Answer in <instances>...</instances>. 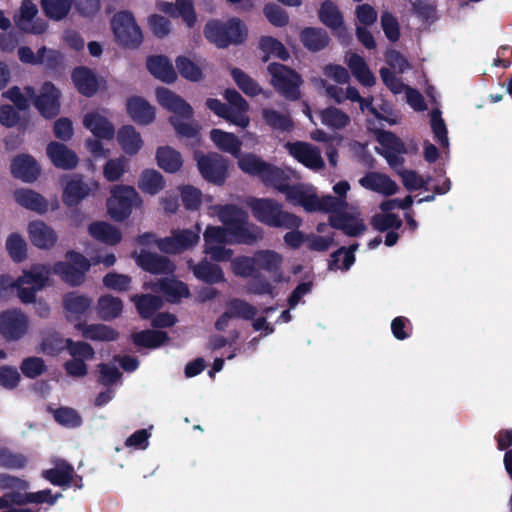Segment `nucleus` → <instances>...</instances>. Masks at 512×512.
<instances>
[{"instance_id":"f257e3e1","label":"nucleus","mask_w":512,"mask_h":512,"mask_svg":"<svg viewBox=\"0 0 512 512\" xmlns=\"http://www.w3.org/2000/svg\"><path fill=\"white\" fill-rule=\"evenodd\" d=\"M155 94L158 103L172 114L169 122L177 135L188 138L195 137L199 132V125L193 120L191 105L164 87L157 88Z\"/></svg>"},{"instance_id":"f03ea898","label":"nucleus","mask_w":512,"mask_h":512,"mask_svg":"<svg viewBox=\"0 0 512 512\" xmlns=\"http://www.w3.org/2000/svg\"><path fill=\"white\" fill-rule=\"evenodd\" d=\"M209 215L217 216L230 234L237 235L242 244L251 245L263 238L262 229L248 223L246 212L234 205H215L209 207Z\"/></svg>"},{"instance_id":"7ed1b4c3","label":"nucleus","mask_w":512,"mask_h":512,"mask_svg":"<svg viewBox=\"0 0 512 512\" xmlns=\"http://www.w3.org/2000/svg\"><path fill=\"white\" fill-rule=\"evenodd\" d=\"M253 216L261 223L271 227L295 229L301 225V219L282 209V205L269 198H253L248 202Z\"/></svg>"},{"instance_id":"20e7f679","label":"nucleus","mask_w":512,"mask_h":512,"mask_svg":"<svg viewBox=\"0 0 512 512\" xmlns=\"http://www.w3.org/2000/svg\"><path fill=\"white\" fill-rule=\"evenodd\" d=\"M224 98L229 105L222 103L218 99L208 98L206 106L217 116L240 127L246 128L250 124L248 111L250 109L248 102L234 89H227L224 92Z\"/></svg>"},{"instance_id":"39448f33","label":"nucleus","mask_w":512,"mask_h":512,"mask_svg":"<svg viewBox=\"0 0 512 512\" xmlns=\"http://www.w3.org/2000/svg\"><path fill=\"white\" fill-rule=\"evenodd\" d=\"M51 275L49 264L37 263L24 269L15 279L16 295L21 303L31 304L36 301V295L48 284Z\"/></svg>"},{"instance_id":"423d86ee","label":"nucleus","mask_w":512,"mask_h":512,"mask_svg":"<svg viewBox=\"0 0 512 512\" xmlns=\"http://www.w3.org/2000/svg\"><path fill=\"white\" fill-rule=\"evenodd\" d=\"M143 200L136 189L128 185H114L107 199V212L116 221L128 218L133 208H139Z\"/></svg>"},{"instance_id":"0eeeda50","label":"nucleus","mask_w":512,"mask_h":512,"mask_svg":"<svg viewBox=\"0 0 512 512\" xmlns=\"http://www.w3.org/2000/svg\"><path fill=\"white\" fill-rule=\"evenodd\" d=\"M201 226L197 224L195 230H174L169 237L156 239L153 234H144L139 238L140 243L155 245L165 253H180L195 246L200 239Z\"/></svg>"},{"instance_id":"6e6552de","label":"nucleus","mask_w":512,"mask_h":512,"mask_svg":"<svg viewBox=\"0 0 512 512\" xmlns=\"http://www.w3.org/2000/svg\"><path fill=\"white\" fill-rule=\"evenodd\" d=\"M90 266V261L82 254L69 251L65 255V261H58L54 264L51 273L58 275L70 286H79L84 282L85 274Z\"/></svg>"},{"instance_id":"1a4fd4ad","label":"nucleus","mask_w":512,"mask_h":512,"mask_svg":"<svg viewBox=\"0 0 512 512\" xmlns=\"http://www.w3.org/2000/svg\"><path fill=\"white\" fill-rule=\"evenodd\" d=\"M268 72L271 75V85L285 98L297 100L300 97L302 80L294 70L279 63H271Z\"/></svg>"},{"instance_id":"9d476101","label":"nucleus","mask_w":512,"mask_h":512,"mask_svg":"<svg viewBox=\"0 0 512 512\" xmlns=\"http://www.w3.org/2000/svg\"><path fill=\"white\" fill-rule=\"evenodd\" d=\"M111 25L117 41L122 46L136 48L142 43V32L130 12L122 11L115 14Z\"/></svg>"},{"instance_id":"9b49d317","label":"nucleus","mask_w":512,"mask_h":512,"mask_svg":"<svg viewBox=\"0 0 512 512\" xmlns=\"http://www.w3.org/2000/svg\"><path fill=\"white\" fill-rule=\"evenodd\" d=\"M26 95L33 98L34 106L45 118H53L60 111V91L51 82H45L36 94L31 86L25 87Z\"/></svg>"},{"instance_id":"f8f14e48","label":"nucleus","mask_w":512,"mask_h":512,"mask_svg":"<svg viewBox=\"0 0 512 512\" xmlns=\"http://www.w3.org/2000/svg\"><path fill=\"white\" fill-rule=\"evenodd\" d=\"M195 159L198 170L205 180L218 185L224 183L228 176V160L225 157L216 152H196Z\"/></svg>"},{"instance_id":"ddd939ff","label":"nucleus","mask_w":512,"mask_h":512,"mask_svg":"<svg viewBox=\"0 0 512 512\" xmlns=\"http://www.w3.org/2000/svg\"><path fill=\"white\" fill-rule=\"evenodd\" d=\"M29 317L20 309H8L0 313V334L7 341L22 339L29 330Z\"/></svg>"},{"instance_id":"4468645a","label":"nucleus","mask_w":512,"mask_h":512,"mask_svg":"<svg viewBox=\"0 0 512 512\" xmlns=\"http://www.w3.org/2000/svg\"><path fill=\"white\" fill-rule=\"evenodd\" d=\"M99 187V182L94 179L86 180L82 175H73L64 187L63 202L69 207L76 206L86 197L94 195Z\"/></svg>"},{"instance_id":"2eb2a0df","label":"nucleus","mask_w":512,"mask_h":512,"mask_svg":"<svg viewBox=\"0 0 512 512\" xmlns=\"http://www.w3.org/2000/svg\"><path fill=\"white\" fill-rule=\"evenodd\" d=\"M283 194L288 202L301 206L307 212H324L322 197L317 195L315 188L311 185H288Z\"/></svg>"},{"instance_id":"dca6fc26","label":"nucleus","mask_w":512,"mask_h":512,"mask_svg":"<svg viewBox=\"0 0 512 512\" xmlns=\"http://www.w3.org/2000/svg\"><path fill=\"white\" fill-rule=\"evenodd\" d=\"M284 147L294 159L310 170L317 172L325 166L321 151L310 143L287 142Z\"/></svg>"},{"instance_id":"f3484780","label":"nucleus","mask_w":512,"mask_h":512,"mask_svg":"<svg viewBox=\"0 0 512 512\" xmlns=\"http://www.w3.org/2000/svg\"><path fill=\"white\" fill-rule=\"evenodd\" d=\"M37 6L31 0H22L19 12L14 16V21L17 27L27 33L41 34L46 28L47 24L44 20L37 17Z\"/></svg>"},{"instance_id":"a211bd4d","label":"nucleus","mask_w":512,"mask_h":512,"mask_svg":"<svg viewBox=\"0 0 512 512\" xmlns=\"http://www.w3.org/2000/svg\"><path fill=\"white\" fill-rule=\"evenodd\" d=\"M27 233L32 245L41 250L55 248L59 240L57 231L42 220L29 222Z\"/></svg>"},{"instance_id":"6ab92c4d","label":"nucleus","mask_w":512,"mask_h":512,"mask_svg":"<svg viewBox=\"0 0 512 512\" xmlns=\"http://www.w3.org/2000/svg\"><path fill=\"white\" fill-rule=\"evenodd\" d=\"M358 183L363 189L386 197L395 195L399 191V186L393 179L378 171L366 172Z\"/></svg>"},{"instance_id":"aec40b11","label":"nucleus","mask_w":512,"mask_h":512,"mask_svg":"<svg viewBox=\"0 0 512 512\" xmlns=\"http://www.w3.org/2000/svg\"><path fill=\"white\" fill-rule=\"evenodd\" d=\"M83 126L94 137L110 140L115 135V128L104 111H90L83 116Z\"/></svg>"},{"instance_id":"412c9836","label":"nucleus","mask_w":512,"mask_h":512,"mask_svg":"<svg viewBox=\"0 0 512 512\" xmlns=\"http://www.w3.org/2000/svg\"><path fill=\"white\" fill-rule=\"evenodd\" d=\"M13 177L25 183L34 182L40 175L41 169L36 160L26 154L13 158L10 166Z\"/></svg>"},{"instance_id":"4be33fe9","label":"nucleus","mask_w":512,"mask_h":512,"mask_svg":"<svg viewBox=\"0 0 512 512\" xmlns=\"http://www.w3.org/2000/svg\"><path fill=\"white\" fill-rule=\"evenodd\" d=\"M92 300L76 292L67 293L63 297L64 314L69 321H78L90 309Z\"/></svg>"},{"instance_id":"5701e85b","label":"nucleus","mask_w":512,"mask_h":512,"mask_svg":"<svg viewBox=\"0 0 512 512\" xmlns=\"http://www.w3.org/2000/svg\"><path fill=\"white\" fill-rule=\"evenodd\" d=\"M350 189L351 186L346 180L335 183L332 191L336 196L326 195L322 197L324 212L339 213L346 210L348 207L346 198Z\"/></svg>"},{"instance_id":"b1692460","label":"nucleus","mask_w":512,"mask_h":512,"mask_svg":"<svg viewBox=\"0 0 512 512\" xmlns=\"http://www.w3.org/2000/svg\"><path fill=\"white\" fill-rule=\"evenodd\" d=\"M13 196L17 204L38 214H44L49 209L48 201L32 189H17L14 191Z\"/></svg>"},{"instance_id":"393cba45","label":"nucleus","mask_w":512,"mask_h":512,"mask_svg":"<svg viewBox=\"0 0 512 512\" xmlns=\"http://www.w3.org/2000/svg\"><path fill=\"white\" fill-rule=\"evenodd\" d=\"M46 152L51 162L58 168L72 169L78 163L77 155L64 144L51 142Z\"/></svg>"},{"instance_id":"a878e982","label":"nucleus","mask_w":512,"mask_h":512,"mask_svg":"<svg viewBox=\"0 0 512 512\" xmlns=\"http://www.w3.org/2000/svg\"><path fill=\"white\" fill-rule=\"evenodd\" d=\"M117 142L123 152L130 156L139 153L144 145L141 134L131 125L122 126L117 131Z\"/></svg>"},{"instance_id":"bb28decb","label":"nucleus","mask_w":512,"mask_h":512,"mask_svg":"<svg viewBox=\"0 0 512 512\" xmlns=\"http://www.w3.org/2000/svg\"><path fill=\"white\" fill-rule=\"evenodd\" d=\"M321 123L332 131H342L351 125V117L345 111L329 106L319 111Z\"/></svg>"},{"instance_id":"cd10ccee","label":"nucleus","mask_w":512,"mask_h":512,"mask_svg":"<svg viewBox=\"0 0 512 512\" xmlns=\"http://www.w3.org/2000/svg\"><path fill=\"white\" fill-rule=\"evenodd\" d=\"M144 288L163 292L170 301H175L189 295L187 286L174 278L163 279L157 283L145 282Z\"/></svg>"},{"instance_id":"c85d7f7f","label":"nucleus","mask_w":512,"mask_h":512,"mask_svg":"<svg viewBox=\"0 0 512 512\" xmlns=\"http://www.w3.org/2000/svg\"><path fill=\"white\" fill-rule=\"evenodd\" d=\"M72 79L77 90L88 97L94 95L100 85L95 73L86 67L76 68L72 73Z\"/></svg>"},{"instance_id":"c756f323","label":"nucleus","mask_w":512,"mask_h":512,"mask_svg":"<svg viewBox=\"0 0 512 512\" xmlns=\"http://www.w3.org/2000/svg\"><path fill=\"white\" fill-rule=\"evenodd\" d=\"M127 112L137 123L147 125L155 118V109L145 99L132 97L127 100Z\"/></svg>"},{"instance_id":"7c9ffc66","label":"nucleus","mask_w":512,"mask_h":512,"mask_svg":"<svg viewBox=\"0 0 512 512\" xmlns=\"http://www.w3.org/2000/svg\"><path fill=\"white\" fill-rule=\"evenodd\" d=\"M137 263L144 270L153 274H169L175 269L173 263L166 257L148 252H141L137 258Z\"/></svg>"},{"instance_id":"2f4dec72","label":"nucleus","mask_w":512,"mask_h":512,"mask_svg":"<svg viewBox=\"0 0 512 512\" xmlns=\"http://www.w3.org/2000/svg\"><path fill=\"white\" fill-rule=\"evenodd\" d=\"M159 9L173 17H181L188 27H193L196 22L191 0H176L175 3L161 2Z\"/></svg>"},{"instance_id":"473e14b6","label":"nucleus","mask_w":512,"mask_h":512,"mask_svg":"<svg viewBox=\"0 0 512 512\" xmlns=\"http://www.w3.org/2000/svg\"><path fill=\"white\" fill-rule=\"evenodd\" d=\"M196 278L210 284L221 283L225 281L224 273L220 266L202 260L198 264H194L192 260L188 262Z\"/></svg>"},{"instance_id":"72a5a7b5","label":"nucleus","mask_w":512,"mask_h":512,"mask_svg":"<svg viewBox=\"0 0 512 512\" xmlns=\"http://www.w3.org/2000/svg\"><path fill=\"white\" fill-rule=\"evenodd\" d=\"M210 139L219 150L235 157L240 154L242 141L235 134L221 129H212Z\"/></svg>"},{"instance_id":"f704fd0d","label":"nucleus","mask_w":512,"mask_h":512,"mask_svg":"<svg viewBox=\"0 0 512 512\" xmlns=\"http://www.w3.org/2000/svg\"><path fill=\"white\" fill-rule=\"evenodd\" d=\"M345 63L362 85L372 86L375 84L376 79L361 56L352 52L346 53Z\"/></svg>"},{"instance_id":"c9c22d12","label":"nucleus","mask_w":512,"mask_h":512,"mask_svg":"<svg viewBox=\"0 0 512 512\" xmlns=\"http://www.w3.org/2000/svg\"><path fill=\"white\" fill-rule=\"evenodd\" d=\"M156 162L167 173H176L183 165L181 154L169 146H161L156 150Z\"/></svg>"},{"instance_id":"e433bc0d","label":"nucleus","mask_w":512,"mask_h":512,"mask_svg":"<svg viewBox=\"0 0 512 512\" xmlns=\"http://www.w3.org/2000/svg\"><path fill=\"white\" fill-rule=\"evenodd\" d=\"M54 464V468L42 472L43 478L53 485L68 486L73 480V467L63 460H57Z\"/></svg>"},{"instance_id":"4c0bfd02","label":"nucleus","mask_w":512,"mask_h":512,"mask_svg":"<svg viewBox=\"0 0 512 512\" xmlns=\"http://www.w3.org/2000/svg\"><path fill=\"white\" fill-rule=\"evenodd\" d=\"M237 238V235L230 234V231L224 227L209 225L203 233L204 248L234 243L242 244Z\"/></svg>"},{"instance_id":"58836bf2","label":"nucleus","mask_w":512,"mask_h":512,"mask_svg":"<svg viewBox=\"0 0 512 512\" xmlns=\"http://www.w3.org/2000/svg\"><path fill=\"white\" fill-rule=\"evenodd\" d=\"M147 68L150 73L159 80L172 83L176 80V72L168 60L164 56H153L147 60Z\"/></svg>"},{"instance_id":"ea45409f","label":"nucleus","mask_w":512,"mask_h":512,"mask_svg":"<svg viewBox=\"0 0 512 512\" xmlns=\"http://www.w3.org/2000/svg\"><path fill=\"white\" fill-rule=\"evenodd\" d=\"M165 187L164 177L155 169H145L138 179V188L149 195H156Z\"/></svg>"},{"instance_id":"a19ab883","label":"nucleus","mask_w":512,"mask_h":512,"mask_svg":"<svg viewBox=\"0 0 512 512\" xmlns=\"http://www.w3.org/2000/svg\"><path fill=\"white\" fill-rule=\"evenodd\" d=\"M76 327L81 330L84 338L94 341H114L118 338L119 333L110 326L104 324H91L83 326L77 324Z\"/></svg>"},{"instance_id":"79ce46f5","label":"nucleus","mask_w":512,"mask_h":512,"mask_svg":"<svg viewBox=\"0 0 512 512\" xmlns=\"http://www.w3.org/2000/svg\"><path fill=\"white\" fill-rule=\"evenodd\" d=\"M257 270H263L270 274H278L283 263V257L273 250H260L255 254Z\"/></svg>"},{"instance_id":"37998d69","label":"nucleus","mask_w":512,"mask_h":512,"mask_svg":"<svg viewBox=\"0 0 512 512\" xmlns=\"http://www.w3.org/2000/svg\"><path fill=\"white\" fill-rule=\"evenodd\" d=\"M90 235L106 244L115 245L121 240L120 231L106 222H94L89 225Z\"/></svg>"},{"instance_id":"c03bdc74","label":"nucleus","mask_w":512,"mask_h":512,"mask_svg":"<svg viewBox=\"0 0 512 512\" xmlns=\"http://www.w3.org/2000/svg\"><path fill=\"white\" fill-rule=\"evenodd\" d=\"M330 223L334 228L342 230L349 236H357L365 231V225L361 219L347 215H333Z\"/></svg>"},{"instance_id":"a18cd8bd","label":"nucleus","mask_w":512,"mask_h":512,"mask_svg":"<svg viewBox=\"0 0 512 512\" xmlns=\"http://www.w3.org/2000/svg\"><path fill=\"white\" fill-rule=\"evenodd\" d=\"M123 310L121 299L105 295L99 298L97 302V313L103 320L109 321L120 316Z\"/></svg>"},{"instance_id":"49530a36","label":"nucleus","mask_w":512,"mask_h":512,"mask_svg":"<svg viewBox=\"0 0 512 512\" xmlns=\"http://www.w3.org/2000/svg\"><path fill=\"white\" fill-rule=\"evenodd\" d=\"M176 66L180 75L189 81L197 82L203 78L204 62L201 60L180 56L176 59Z\"/></svg>"},{"instance_id":"de8ad7c7","label":"nucleus","mask_w":512,"mask_h":512,"mask_svg":"<svg viewBox=\"0 0 512 512\" xmlns=\"http://www.w3.org/2000/svg\"><path fill=\"white\" fill-rule=\"evenodd\" d=\"M231 75L239 89L247 96L255 97L263 94L266 98H269L270 95L264 92L256 81L240 69L233 68L231 70Z\"/></svg>"},{"instance_id":"09e8293b","label":"nucleus","mask_w":512,"mask_h":512,"mask_svg":"<svg viewBox=\"0 0 512 512\" xmlns=\"http://www.w3.org/2000/svg\"><path fill=\"white\" fill-rule=\"evenodd\" d=\"M260 179L262 182H264L266 185H271L278 189L280 192H284V190L287 188L288 184V176L284 170L281 168L271 164L266 163L263 172L260 176Z\"/></svg>"},{"instance_id":"8fccbe9b","label":"nucleus","mask_w":512,"mask_h":512,"mask_svg":"<svg viewBox=\"0 0 512 512\" xmlns=\"http://www.w3.org/2000/svg\"><path fill=\"white\" fill-rule=\"evenodd\" d=\"M236 158L238 167L242 172L251 176H257L259 178L267 163L260 156L254 153H240Z\"/></svg>"},{"instance_id":"3c124183","label":"nucleus","mask_w":512,"mask_h":512,"mask_svg":"<svg viewBox=\"0 0 512 512\" xmlns=\"http://www.w3.org/2000/svg\"><path fill=\"white\" fill-rule=\"evenodd\" d=\"M131 301L135 303L138 313L143 318L151 317L162 306L161 298L149 294L134 295Z\"/></svg>"},{"instance_id":"603ef678","label":"nucleus","mask_w":512,"mask_h":512,"mask_svg":"<svg viewBox=\"0 0 512 512\" xmlns=\"http://www.w3.org/2000/svg\"><path fill=\"white\" fill-rule=\"evenodd\" d=\"M128 167V159L124 156L111 158L103 166V176L109 182H115L122 178Z\"/></svg>"},{"instance_id":"864d4df0","label":"nucleus","mask_w":512,"mask_h":512,"mask_svg":"<svg viewBox=\"0 0 512 512\" xmlns=\"http://www.w3.org/2000/svg\"><path fill=\"white\" fill-rule=\"evenodd\" d=\"M305 47L311 51H319L328 44V35L322 29L307 28L301 34Z\"/></svg>"},{"instance_id":"5fc2aeb1","label":"nucleus","mask_w":512,"mask_h":512,"mask_svg":"<svg viewBox=\"0 0 512 512\" xmlns=\"http://www.w3.org/2000/svg\"><path fill=\"white\" fill-rule=\"evenodd\" d=\"M72 3L73 0H42V8L47 17L58 21L68 15Z\"/></svg>"},{"instance_id":"6e6d98bb","label":"nucleus","mask_w":512,"mask_h":512,"mask_svg":"<svg viewBox=\"0 0 512 512\" xmlns=\"http://www.w3.org/2000/svg\"><path fill=\"white\" fill-rule=\"evenodd\" d=\"M262 117L267 125L276 130L288 131L293 126V122L287 114L280 113L274 109H263Z\"/></svg>"},{"instance_id":"4d7b16f0","label":"nucleus","mask_w":512,"mask_h":512,"mask_svg":"<svg viewBox=\"0 0 512 512\" xmlns=\"http://www.w3.org/2000/svg\"><path fill=\"white\" fill-rule=\"evenodd\" d=\"M371 105L366 108L371 114H373L377 119L383 120L390 125L397 123V118L393 114L391 105L382 99L371 98Z\"/></svg>"},{"instance_id":"13d9d810","label":"nucleus","mask_w":512,"mask_h":512,"mask_svg":"<svg viewBox=\"0 0 512 512\" xmlns=\"http://www.w3.org/2000/svg\"><path fill=\"white\" fill-rule=\"evenodd\" d=\"M167 340L165 332L156 330H145L133 335V341L136 345L155 348Z\"/></svg>"},{"instance_id":"bf43d9fd","label":"nucleus","mask_w":512,"mask_h":512,"mask_svg":"<svg viewBox=\"0 0 512 512\" xmlns=\"http://www.w3.org/2000/svg\"><path fill=\"white\" fill-rule=\"evenodd\" d=\"M6 249L15 262H22L27 257V243L19 234L13 233L6 240Z\"/></svg>"},{"instance_id":"052dcab7","label":"nucleus","mask_w":512,"mask_h":512,"mask_svg":"<svg viewBox=\"0 0 512 512\" xmlns=\"http://www.w3.org/2000/svg\"><path fill=\"white\" fill-rule=\"evenodd\" d=\"M321 21L332 29L342 28V15L337 9L336 5L331 1H326L322 4L319 11Z\"/></svg>"},{"instance_id":"680f3d73","label":"nucleus","mask_w":512,"mask_h":512,"mask_svg":"<svg viewBox=\"0 0 512 512\" xmlns=\"http://www.w3.org/2000/svg\"><path fill=\"white\" fill-rule=\"evenodd\" d=\"M226 30V23L222 24L218 21H211L205 26L204 34L210 42L220 48H224L228 46Z\"/></svg>"},{"instance_id":"e2e57ef3","label":"nucleus","mask_w":512,"mask_h":512,"mask_svg":"<svg viewBox=\"0 0 512 512\" xmlns=\"http://www.w3.org/2000/svg\"><path fill=\"white\" fill-rule=\"evenodd\" d=\"M231 269L237 276H251L257 270L255 255H253V257L240 256L233 259L231 261Z\"/></svg>"},{"instance_id":"0e129e2a","label":"nucleus","mask_w":512,"mask_h":512,"mask_svg":"<svg viewBox=\"0 0 512 512\" xmlns=\"http://www.w3.org/2000/svg\"><path fill=\"white\" fill-rule=\"evenodd\" d=\"M70 339H64L57 334L48 335L41 344V351L47 355H57L67 349Z\"/></svg>"},{"instance_id":"69168bd1","label":"nucleus","mask_w":512,"mask_h":512,"mask_svg":"<svg viewBox=\"0 0 512 512\" xmlns=\"http://www.w3.org/2000/svg\"><path fill=\"white\" fill-rule=\"evenodd\" d=\"M356 246L352 245L348 250L341 248L333 254V262L330 264L331 269L348 270L355 262L354 251Z\"/></svg>"},{"instance_id":"338daca9","label":"nucleus","mask_w":512,"mask_h":512,"mask_svg":"<svg viewBox=\"0 0 512 512\" xmlns=\"http://www.w3.org/2000/svg\"><path fill=\"white\" fill-rule=\"evenodd\" d=\"M227 308L233 317L252 319L257 314V309L254 306L240 299L231 300Z\"/></svg>"},{"instance_id":"774afa93","label":"nucleus","mask_w":512,"mask_h":512,"mask_svg":"<svg viewBox=\"0 0 512 512\" xmlns=\"http://www.w3.org/2000/svg\"><path fill=\"white\" fill-rule=\"evenodd\" d=\"M431 128L437 141L443 146H448L447 128L444 120L441 118V113L438 109L431 112Z\"/></svg>"}]
</instances>
